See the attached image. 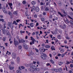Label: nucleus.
Segmentation results:
<instances>
[{
    "mask_svg": "<svg viewBox=\"0 0 73 73\" xmlns=\"http://www.w3.org/2000/svg\"><path fill=\"white\" fill-rule=\"evenodd\" d=\"M66 62H67L66 63V65H68L69 64H70V62L68 61H66Z\"/></svg>",
    "mask_w": 73,
    "mask_h": 73,
    "instance_id": "cd10ccee",
    "label": "nucleus"
},
{
    "mask_svg": "<svg viewBox=\"0 0 73 73\" xmlns=\"http://www.w3.org/2000/svg\"><path fill=\"white\" fill-rule=\"evenodd\" d=\"M62 68H59V69L58 71H60V72H61V71H62Z\"/></svg>",
    "mask_w": 73,
    "mask_h": 73,
    "instance_id": "4d7b16f0",
    "label": "nucleus"
},
{
    "mask_svg": "<svg viewBox=\"0 0 73 73\" xmlns=\"http://www.w3.org/2000/svg\"><path fill=\"white\" fill-rule=\"evenodd\" d=\"M61 11L63 12L65 16H66L67 15V13L64 10L62 9Z\"/></svg>",
    "mask_w": 73,
    "mask_h": 73,
    "instance_id": "6e6552de",
    "label": "nucleus"
},
{
    "mask_svg": "<svg viewBox=\"0 0 73 73\" xmlns=\"http://www.w3.org/2000/svg\"><path fill=\"white\" fill-rule=\"evenodd\" d=\"M64 43L66 44H67V41H66V40H65L64 41Z\"/></svg>",
    "mask_w": 73,
    "mask_h": 73,
    "instance_id": "774afa93",
    "label": "nucleus"
},
{
    "mask_svg": "<svg viewBox=\"0 0 73 73\" xmlns=\"http://www.w3.org/2000/svg\"><path fill=\"white\" fill-rule=\"evenodd\" d=\"M2 9H3V11L4 13L7 14V13H8V12L7 11V10H6V9H5V6L3 7Z\"/></svg>",
    "mask_w": 73,
    "mask_h": 73,
    "instance_id": "7ed1b4c3",
    "label": "nucleus"
},
{
    "mask_svg": "<svg viewBox=\"0 0 73 73\" xmlns=\"http://www.w3.org/2000/svg\"><path fill=\"white\" fill-rule=\"evenodd\" d=\"M31 40H35V38H33V37H32V36H31Z\"/></svg>",
    "mask_w": 73,
    "mask_h": 73,
    "instance_id": "f704fd0d",
    "label": "nucleus"
},
{
    "mask_svg": "<svg viewBox=\"0 0 73 73\" xmlns=\"http://www.w3.org/2000/svg\"><path fill=\"white\" fill-rule=\"evenodd\" d=\"M13 14L14 15H17V12L16 11H15L13 12Z\"/></svg>",
    "mask_w": 73,
    "mask_h": 73,
    "instance_id": "5701e85b",
    "label": "nucleus"
},
{
    "mask_svg": "<svg viewBox=\"0 0 73 73\" xmlns=\"http://www.w3.org/2000/svg\"><path fill=\"white\" fill-rule=\"evenodd\" d=\"M36 38H37V40H39L40 38H39V37H38V36L37 35H36Z\"/></svg>",
    "mask_w": 73,
    "mask_h": 73,
    "instance_id": "603ef678",
    "label": "nucleus"
},
{
    "mask_svg": "<svg viewBox=\"0 0 73 73\" xmlns=\"http://www.w3.org/2000/svg\"><path fill=\"white\" fill-rule=\"evenodd\" d=\"M13 58H16V54L15 53H13L12 55Z\"/></svg>",
    "mask_w": 73,
    "mask_h": 73,
    "instance_id": "423d86ee",
    "label": "nucleus"
},
{
    "mask_svg": "<svg viewBox=\"0 0 73 73\" xmlns=\"http://www.w3.org/2000/svg\"><path fill=\"white\" fill-rule=\"evenodd\" d=\"M66 38H67V39H68V40H69V39H70V38L68 37V35H67V36H66Z\"/></svg>",
    "mask_w": 73,
    "mask_h": 73,
    "instance_id": "e433bc0d",
    "label": "nucleus"
},
{
    "mask_svg": "<svg viewBox=\"0 0 73 73\" xmlns=\"http://www.w3.org/2000/svg\"><path fill=\"white\" fill-rule=\"evenodd\" d=\"M8 4L10 6V7L11 8V9H12V7L11 6H12V3H9Z\"/></svg>",
    "mask_w": 73,
    "mask_h": 73,
    "instance_id": "f8f14e48",
    "label": "nucleus"
},
{
    "mask_svg": "<svg viewBox=\"0 0 73 73\" xmlns=\"http://www.w3.org/2000/svg\"><path fill=\"white\" fill-rule=\"evenodd\" d=\"M45 1L47 2V3H49L51 1L50 0H45Z\"/></svg>",
    "mask_w": 73,
    "mask_h": 73,
    "instance_id": "a878e982",
    "label": "nucleus"
},
{
    "mask_svg": "<svg viewBox=\"0 0 73 73\" xmlns=\"http://www.w3.org/2000/svg\"><path fill=\"white\" fill-rule=\"evenodd\" d=\"M43 56H44V57H46V55L45 54H43Z\"/></svg>",
    "mask_w": 73,
    "mask_h": 73,
    "instance_id": "338daca9",
    "label": "nucleus"
},
{
    "mask_svg": "<svg viewBox=\"0 0 73 73\" xmlns=\"http://www.w3.org/2000/svg\"><path fill=\"white\" fill-rule=\"evenodd\" d=\"M54 7H57V5H56V4L55 2H54Z\"/></svg>",
    "mask_w": 73,
    "mask_h": 73,
    "instance_id": "79ce46f5",
    "label": "nucleus"
},
{
    "mask_svg": "<svg viewBox=\"0 0 73 73\" xmlns=\"http://www.w3.org/2000/svg\"><path fill=\"white\" fill-rule=\"evenodd\" d=\"M30 68H31V69H34V71H35V72H36V71H38V70H40V69L39 68H37L36 66H35V65H31L30 66Z\"/></svg>",
    "mask_w": 73,
    "mask_h": 73,
    "instance_id": "f257e3e1",
    "label": "nucleus"
},
{
    "mask_svg": "<svg viewBox=\"0 0 73 73\" xmlns=\"http://www.w3.org/2000/svg\"><path fill=\"white\" fill-rule=\"evenodd\" d=\"M6 39V38L5 37H4L3 38V41H5Z\"/></svg>",
    "mask_w": 73,
    "mask_h": 73,
    "instance_id": "de8ad7c7",
    "label": "nucleus"
},
{
    "mask_svg": "<svg viewBox=\"0 0 73 73\" xmlns=\"http://www.w3.org/2000/svg\"><path fill=\"white\" fill-rule=\"evenodd\" d=\"M3 33L4 35H5V33H6V30L5 29H3Z\"/></svg>",
    "mask_w": 73,
    "mask_h": 73,
    "instance_id": "ddd939ff",
    "label": "nucleus"
},
{
    "mask_svg": "<svg viewBox=\"0 0 73 73\" xmlns=\"http://www.w3.org/2000/svg\"><path fill=\"white\" fill-rule=\"evenodd\" d=\"M41 20L42 21H44V20H45V19H44L43 18H41Z\"/></svg>",
    "mask_w": 73,
    "mask_h": 73,
    "instance_id": "58836bf2",
    "label": "nucleus"
},
{
    "mask_svg": "<svg viewBox=\"0 0 73 73\" xmlns=\"http://www.w3.org/2000/svg\"><path fill=\"white\" fill-rule=\"evenodd\" d=\"M23 4H26V1H24L23 2Z\"/></svg>",
    "mask_w": 73,
    "mask_h": 73,
    "instance_id": "49530a36",
    "label": "nucleus"
},
{
    "mask_svg": "<svg viewBox=\"0 0 73 73\" xmlns=\"http://www.w3.org/2000/svg\"><path fill=\"white\" fill-rule=\"evenodd\" d=\"M31 4L32 5H35V4H36V2L35 1H33L32 2H31Z\"/></svg>",
    "mask_w": 73,
    "mask_h": 73,
    "instance_id": "6ab92c4d",
    "label": "nucleus"
},
{
    "mask_svg": "<svg viewBox=\"0 0 73 73\" xmlns=\"http://www.w3.org/2000/svg\"><path fill=\"white\" fill-rule=\"evenodd\" d=\"M35 50L36 51V52H38V50L37 49V48H35Z\"/></svg>",
    "mask_w": 73,
    "mask_h": 73,
    "instance_id": "0e129e2a",
    "label": "nucleus"
},
{
    "mask_svg": "<svg viewBox=\"0 0 73 73\" xmlns=\"http://www.w3.org/2000/svg\"><path fill=\"white\" fill-rule=\"evenodd\" d=\"M23 46L24 48L25 49H28V46L26 45V44H25V43H23Z\"/></svg>",
    "mask_w": 73,
    "mask_h": 73,
    "instance_id": "20e7f679",
    "label": "nucleus"
},
{
    "mask_svg": "<svg viewBox=\"0 0 73 73\" xmlns=\"http://www.w3.org/2000/svg\"><path fill=\"white\" fill-rule=\"evenodd\" d=\"M63 64V62H60L59 63V65H60V66H61L62 64Z\"/></svg>",
    "mask_w": 73,
    "mask_h": 73,
    "instance_id": "bb28decb",
    "label": "nucleus"
},
{
    "mask_svg": "<svg viewBox=\"0 0 73 73\" xmlns=\"http://www.w3.org/2000/svg\"><path fill=\"white\" fill-rule=\"evenodd\" d=\"M41 58H42V59H43V60H45L46 59V58L45 56H40Z\"/></svg>",
    "mask_w": 73,
    "mask_h": 73,
    "instance_id": "dca6fc26",
    "label": "nucleus"
},
{
    "mask_svg": "<svg viewBox=\"0 0 73 73\" xmlns=\"http://www.w3.org/2000/svg\"><path fill=\"white\" fill-rule=\"evenodd\" d=\"M49 5V3H48V2H47L46 4V6H48Z\"/></svg>",
    "mask_w": 73,
    "mask_h": 73,
    "instance_id": "69168bd1",
    "label": "nucleus"
},
{
    "mask_svg": "<svg viewBox=\"0 0 73 73\" xmlns=\"http://www.w3.org/2000/svg\"><path fill=\"white\" fill-rule=\"evenodd\" d=\"M14 44L15 46H17V45H18V41L17 40H15V38H14Z\"/></svg>",
    "mask_w": 73,
    "mask_h": 73,
    "instance_id": "39448f33",
    "label": "nucleus"
},
{
    "mask_svg": "<svg viewBox=\"0 0 73 73\" xmlns=\"http://www.w3.org/2000/svg\"><path fill=\"white\" fill-rule=\"evenodd\" d=\"M46 65L47 66H49V65H50V63H47L46 64Z\"/></svg>",
    "mask_w": 73,
    "mask_h": 73,
    "instance_id": "680f3d73",
    "label": "nucleus"
},
{
    "mask_svg": "<svg viewBox=\"0 0 73 73\" xmlns=\"http://www.w3.org/2000/svg\"><path fill=\"white\" fill-rule=\"evenodd\" d=\"M49 9L48 8V7H46V8L45 9V11H49Z\"/></svg>",
    "mask_w": 73,
    "mask_h": 73,
    "instance_id": "37998d69",
    "label": "nucleus"
},
{
    "mask_svg": "<svg viewBox=\"0 0 73 73\" xmlns=\"http://www.w3.org/2000/svg\"><path fill=\"white\" fill-rule=\"evenodd\" d=\"M48 50V49H45V48H44V50L43 51V52H45V50Z\"/></svg>",
    "mask_w": 73,
    "mask_h": 73,
    "instance_id": "3c124183",
    "label": "nucleus"
},
{
    "mask_svg": "<svg viewBox=\"0 0 73 73\" xmlns=\"http://www.w3.org/2000/svg\"><path fill=\"white\" fill-rule=\"evenodd\" d=\"M54 71L56 72H58V70L57 69H55L54 70Z\"/></svg>",
    "mask_w": 73,
    "mask_h": 73,
    "instance_id": "72a5a7b5",
    "label": "nucleus"
},
{
    "mask_svg": "<svg viewBox=\"0 0 73 73\" xmlns=\"http://www.w3.org/2000/svg\"><path fill=\"white\" fill-rule=\"evenodd\" d=\"M30 26L31 27H33V23H32L30 24Z\"/></svg>",
    "mask_w": 73,
    "mask_h": 73,
    "instance_id": "f3484780",
    "label": "nucleus"
},
{
    "mask_svg": "<svg viewBox=\"0 0 73 73\" xmlns=\"http://www.w3.org/2000/svg\"><path fill=\"white\" fill-rule=\"evenodd\" d=\"M45 47L46 48H50V46L49 45H46L45 46Z\"/></svg>",
    "mask_w": 73,
    "mask_h": 73,
    "instance_id": "a211bd4d",
    "label": "nucleus"
},
{
    "mask_svg": "<svg viewBox=\"0 0 73 73\" xmlns=\"http://www.w3.org/2000/svg\"><path fill=\"white\" fill-rule=\"evenodd\" d=\"M65 55V54H61V57H64V56Z\"/></svg>",
    "mask_w": 73,
    "mask_h": 73,
    "instance_id": "ea45409f",
    "label": "nucleus"
},
{
    "mask_svg": "<svg viewBox=\"0 0 73 73\" xmlns=\"http://www.w3.org/2000/svg\"><path fill=\"white\" fill-rule=\"evenodd\" d=\"M7 25L11 29H13V25L12 23L10 22H8Z\"/></svg>",
    "mask_w": 73,
    "mask_h": 73,
    "instance_id": "f03ea898",
    "label": "nucleus"
},
{
    "mask_svg": "<svg viewBox=\"0 0 73 73\" xmlns=\"http://www.w3.org/2000/svg\"><path fill=\"white\" fill-rule=\"evenodd\" d=\"M40 54H41V55H43V54H44L43 53V52H40Z\"/></svg>",
    "mask_w": 73,
    "mask_h": 73,
    "instance_id": "e2e57ef3",
    "label": "nucleus"
},
{
    "mask_svg": "<svg viewBox=\"0 0 73 73\" xmlns=\"http://www.w3.org/2000/svg\"><path fill=\"white\" fill-rule=\"evenodd\" d=\"M21 69H24L25 68V67H24L23 66H21Z\"/></svg>",
    "mask_w": 73,
    "mask_h": 73,
    "instance_id": "09e8293b",
    "label": "nucleus"
},
{
    "mask_svg": "<svg viewBox=\"0 0 73 73\" xmlns=\"http://www.w3.org/2000/svg\"><path fill=\"white\" fill-rule=\"evenodd\" d=\"M11 65H14V64H15L14 63V62H11Z\"/></svg>",
    "mask_w": 73,
    "mask_h": 73,
    "instance_id": "864d4df0",
    "label": "nucleus"
},
{
    "mask_svg": "<svg viewBox=\"0 0 73 73\" xmlns=\"http://www.w3.org/2000/svg\"><path fill=\"white\" fill-rule=\"evenodd\" d=\"M34 54V52H30V56H31V55H33V54Z\"/></svg>",
    "mask_w": 73,
    "mask_h": 73,
    "instance_id": "c9c22d12",
    "label": "nucleus"
},
{
    "mask_svg": "<svg viewBox=\"0 0 73 73\" xmlns=\"http://www.w3.org/2000/svg\"><path fill=\"white\" fill-rule=\"evenodd\" d=\"M57 31H55L54 32V34L55 35H56V34H57Z\"/></svg>",
    "mask_w": 73,
    "mask_h": 73,
    "instance_id": "5fc2aeb1",
    "label": "nucleus"
},
{
    "mask_svg": "<svg viewBox=\"0 0 73 73\" xmlns=\"http://www.w3.org/2000/svg\"><path fill=\"white\" fill-rule=\"evenodd\" d=\"M7 14L9 15L11 19H12V14H11L10 12L8 11Z\"/></svg>",
    "mask_w": 73,
    "mask_h": 73,
    "instance_id": "0eeeda50",
    "label": "nucleus"
},
{
    "mask_svg": "<svg viewBox=\"0 0 73 73\" xmlns=\"http://www.w3.org/2000/svg\"><path fill=\"white\" fill-rule=\"evenodd\" d=\"M35 33H36V36H37V35H38V32L36 31L35 32Z\"/></svg>",
    "mask_w": 73,
    "mask_h": 73,
    "instance_id": "a19ab883",
    "label": "nucleus"
},
{
    "mask_svg": "<svg viewBox=\"0 0 73 73\" xmlns=\"http://www.w3.org/2000/svg\"><path fill=\"white\" fill-rule=\"evenodd\" d=\"M35 7H33V9H33V11H35Z\"/></svg>",
    "mask_w": 73,
    "mask_h": 73,
    "instance_id": "13d9d810",
    "label": "nucleus"
},
{
    "mask_svg": "<svg viewBox=\"0 0 73 73\" xmlns=\"http://www.w3.org/2000/svg\"><path fill=\"white\" fill-rule=\"evenodd\" d=\"M43 50H44V48L42 47H41L39 48V50L40 52H42Z\"/></svg>",
    "mask_w": 73,
    "mask_h": 73,
    "instance_id": "9d476101",
    "label": "nucleus"
},
{
    "mask_svg": "<svg viewBox=\"0 0 73 73\" xmlns=\"http://www.w3.org/2000/svg\"><path fill=\"white\" fill-rule=\"evenodd\" d=\"M17 62H20V57H18L17 58Z\"/></svg>",
    "mask_w": 73,
    "mask_h": 73,
    "instance_id": "4468645a",
    "label": "nucleus"
},
{
    "mask_svg": "<svg viewBox=\"0 0 73 73\" xmlns=\"http://www.w3.org/2000/svg\"><path fill=\"white\" fill-rule=\"evenodd\" d=\"M60 51H61V52L62 53L63 52H64V50L63 49H61L60 50Z\"/></svg>",
    "mask_w": 73,
    "mask_h": 73,
    "instance_id": "a18cd8bd",
    "label": "nucleus"
},
{
    "mask_svg": "<svg viewBox=\"0 0 73 73\" xmlns=\"http://www.w3.org/2000/svg\"><path fill=\"white\" fill-rule=\"evenodd\" d=\"M37 15L36 14H35L34 15V17L35 18H37Z\"/></svg>",
    "mask_w": 73,
    "mask_h": 73,
    "instance_id": "6e6d98bb",
    "label": "nucleus"
},
{
    "mask_svg": "<svg viewBox=\"0 0 73 73\" xmlns=\"http://www.w3.org/2000/svg\"><path fill=\"white\" fill-rule=\"evenodd\" d=\"M58 13L61 16V17H64V16H63V15H62L61 14V13L60 12H58Z\"/></svg>",
    "mask_w": 73,
    "mask_h": 73,
    "instance_id": "4be33fe9",
    "label": "nucleus"
},
{
    "mask_svg": "<svg viewBox=\"0 0 73 73\" xmlns=\"http://www.w3.org/2000/svg\"><path fill=\"white\" fill-rule=\"evenodd\" d=\"M36 12H38L39 11V8L38 7H36Z\"/></svg>",
    "mask_w": 73,
    "mask_h": 73,
    "instance_id": "aec40b11",
    "label": "nucleus"
},
{
    "mask_svg": "<svg viewBox=\"0 0 73 73\" xmlns=\"http://www.w3.org/2000/svg\"><path fill=\"white\" fill-rule=\"evenodd\" d=\"M20 33L21 34H22V33H25V31H23L22 30H21L20 31Z\"/></svg>",
    "mask_w": 73,
    "mask_h": 73,
    "instance_id": "473e14b6",
    "label": "nucleus"
},
{
    "mask_svg": "<svg viewBox=\"0 0 73 73\" xmlns=\"http://www.w3.org/2000/svg\"><path fill=\"white\" fill-rule=\"evenodd\" d=\"M57 38L59 39H61V36L60 35H58L57 36Z\"/></svg>",
    "mask_w": 73,
    "mask_h": 73,
    "instance_id": "c85d7f7f",
    "label": "nucleus"
},
{
    "mask_svg": "<svg viewBox=\"0 0 73 73\" xmlns=\"http://www.w3.org/2000/svg\"><path fill=\"white\" fill-rule=\"evenodd\" d=\"M70 23L71 25H73V21H70Z\"/></svg>",
    "mask_w": 73,
    "mask_h": 73,
    "instance_id": "7c9ffc66",
    "label": "nucleus"
},
{
    "mask_svg": "<svg viewBox=\"0 0 73 73\" xmlns=\"http://www.w3.org/2000/svg\"><path fill=\"white\" fill-rule=\"evenodd\" d=\"M21 48H22V47L21 46H19V49H21Z\"/></svg>",
    "mask_w": 73,
    "mask_h": 73,
    "instance_id": "c03bdc74",
    "label": "nucleus"
},
{
    "mask_svg": "<svg viewBox=\"0 0 73 73\" xmlns=\"http://www.w3.org/2000/svg\"><path fill=\"white\" fill-rule=\"evenodd\" d=\"M40 54V53L38 52H36V55H38Z\"/></svg>",
    "mask_w": 73,
    "mask_h": 73,
    "instance_id": "4c0bfd02",
    "label": "nucleus"
},
{
    "mask_svg": "<svg viewBox=\"0 0 73 73\" xmlns=\"http://www.w3.org/2000/svg\"><path fill=\"white\" fill-rule=\"evenodd\" d=\"M13 24H15V25H17V23H16V21H14L13 23Z\"/></svg>",
    "mask_w": 73,
    "mask_h": 73,
    "instance_id": "412c9836",
    "label": "nucleus"
},
{
    "mask_svg": "<svg viewBox=\"0 0 73 73\" xmlns=\"http://www.w3.org/2000/svg\"><path fill=\"white\" fill-rule=\"evenodd\" d=\"M21 42H22L23 43H24V42H25V40L23 39H21Z\"/></svg>",
    "mask_w": 73,
    "mask_h": 73,
    "instance_id": "393cba45",
    "label": "nucleus"
},
{
    "mask_svg": "<svg viewBox=\"0 0 73 73\" xmlns=\"http://www.w3.org/2000/svg\"><path fill=\"white\" fill-rule=\"evenodd\" d=\"M6 35L8 36V35H9L10 33H9V32L8 30H7L6 31Z\"/></svg>",
    "mask_w": 73,
    "mask_h": 73,
    "instance_id": "2eb2a0df",
    "label": "nucleus"
},
{
    "mask_svg": "<svg viewBox=\"0 0 73 73\" xmlns=\"http://www.w3.org/2000/svg\"><path fill=\"white\" fill-rule=\"evenodd\" d=\"M50 61L52 64H54V61L52 60H50Z\"/></svg>",
    "mask_w": 73,
    "mask_h": 73,
    "instance_id": "b1692460",
    "label": "nucleus"
},
{
    "mask_svg": "<svg viewBox=\"0 0 73 73\" xmlns=\"http://www.w3.org/2000/svg\"><path fill=\"white\" fill-rule=\"evenodd\" d=\"M32 35H33V36H34V35H35V32H33V34H32Z\"/></svg>",
    "mask_w": 73,
    "mask_h": 73,
    "instance_id": "052dcab7",
    "label": "nucleus"
},
{
    "mask_svg": "<svg viewBox=\"0 0 73 73\" xmlns=\"http://www.w3.org/2000/svg\"><path fill=\"white\" fill-rule=\"evenodd\" d=\"M35 40H32L31 42H30V45H32V44H35Z\"/></svg>",
    "mask_w": 73,
    "mask_h": 73,
    "instance_id": "1a4fd4ad",
    "label": "nucleus"
},
{
    "mask_svg": "<svg viewBox=\"0 0 73 73\" xmlns=\"http://www.w3.org/2000/svg\"><path fill=\"white\" fill-rule=\"evenodd\" d=\"M4 19H0V21H2L3 23L4 22Z\"/></svg>",
    "mask_w": 73,
    "mask_h": 73,
    "instance_id": "2f4dec72",
    "label": "nucleus"
},
{
    "mask_svg": "<svg viewBox=\"0 0 73 73\" xmlns=\"http://www.w3.org/2000/svg\"><path fill=\"white\" fill-rule=\"evenodd\" d=\"M53 9H53V8H51L50 9V11L52 12H54V10H53Z\"/></svg>",
    "mask_w": 73,
    "mask_h": 73,
    "instance_id": "c756f323",
    "label": "nucleus"
},
{
    "mask_svg": "<svg viewBox=\"0 0 73 73\" xmlns=\"http://www.w3.org/2000/svg\"><path fill=\"white\" fill-rule=\"evenodd\" d=\"M9 68L10 70H13L14 68V67H12L11 65H10L9 66Z\"/></svg>",
    "mask_w": 73,
    "mask_h": 73,
    "instance_id": "9b49d317",
    "label": "nucleus"
},
{
    "mask_svg": "<svg viewBox=\"0 0 73 73\" xmlns=\"http://www.w3.org/2000/svg\"><path fill=\"white\" fill-rule=\"evenodd\" d=\"M70 67H71V68H73V64H70Z\"/></svg>",
    "mask_w": 73,
    "mask_h": 73,
    "instance_id": "8fccbe9b",
    "label": "nucleus"
},
{
    "mask_svg": "<svg viewBox=\"0 0 73 73\" xmlns=\"http://www.w3.org/2000/svg\"><path fill=\"white\" fill-rule=\"evenodd\" d=\"M40 5H44V3H43L42 2H41L40 3Z\"/></svg>",
    "mask_w": 73,
    "mask_h": 73,
    "instance_id": "bf43d9fd",
    "label": "nucleus"
}]
</instances>
